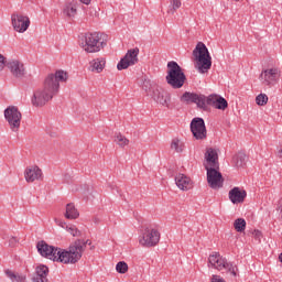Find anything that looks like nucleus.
Segmentation results:
<instances>
[{
    "label": "nucleus",
    "instance_id": "aec40b11",
    "mask_svg": "<svg viewBox=\"0 0 282 282\" xmlns=\"http://www.w3.org/2000/svg\"><path fill=\"white\" fill-rule=\"evenodd\" d=\"M175 184L180 191H191L193 188V181L185 174L176 175Z\"/></svg>",
    "mask_w": 282,
    "mask_h": 282
},
{
    "label": "nucleus",
    "instance_id": "e433bc0d",
    "mask_svg": "<svg viewBox=\"0 0 282 282\" xmlns=\"http://www.w3.org/2000/svg\"><path fill=\"white\" fill-rule=\"evenodd\" d=\"M252 236L254 237V239H257V241H261V231L260 230H254L252 232Z\"/></svg>",
    "mask_w": 282,
    "mask_h": 282
},
{
    "label": "nucleus",
    "instance_id": "39448f33",
    "mask_svg": "<svg viewBox=\"0 0 282 282\" xmlns=\"http://www.w3.org/2000/svg\"><path fill=\"white\" fill-rule=\"evenodd\" d=\"M143 89L150 94L154 102H158V105H162V107H166L169 109L171 105V95L162 89V87L158 86L155 82H151V79H144Z\"/></svg>",
    "mask_w": 282,
    "mask_h": 282
},
{
    "label": "nucleus",
    "instance_id": "cd10ccee",
    "mask_svg": "<svg viewBox=\"0 0 282 282\" xmlns=\"http://www.w3.org/2000/svg\"><path fill=\"white\" fill-rule=\"evenodd\" d=\"M115 142L118 144V147L124 148L129 144V139L127 137L122 135L121 133H118L115 135Z\"/></svg>",
    "mask_w": 282,
    "mask_h": 282
},
{
    "label": "nucleus",
    "instance_id": "ea45409f",
    "mask_svg": "<svg viewBox=\"0 0 282 282\" xmlns=\"http://www.w3.org/2000/svg\"><path fill=\"white\" fill-rule=\"evenodd\" d=\"M3 67H6V57L0 54V70L3 69Z\"/></svg>",
    "mask_w": 282,
    "mask_h": 282
},
{
    "label": "nucleus",
    "instance_id": "2f4dec72",
    "mask_svg": "<svg viewBox=\"0 0 282 282\" xmlns=\"http://www.w3.org/2000/svg\"><path fill=\"white\" fill-rule=\"evenodd\" d=\"M171 149H174L176 153H182L184 151V144L180 142L177 139H174L171 143Z\"/></svg>",
    "mask_w": 282,
    "mask_h": 282
},
{
    "label": "nucleus",
    "instance_id": "c85d7f7f",
    "mask_svg": "<svg viewBox=\"0 0 282 282\" xmlns=\"http://www.w3.org/2000/svg\"><path fill=\"white\" fill-rule=\"evenodd\" d=\"M234 228L237 232H243L246 230V219L238 218L234 221Z\"/></svg>",
    "mask_w": 282,
    "mask_h": 282
},
{
    "label": "nucleus",
    "instance_id": "7c9ffc66",
    "mask_svg": "<svg viewBox=\"0 0 282 282\" xmlns=\"http://www.w3.org/2000/svg\"><path fill=\"white\" fill-rule=\"evenodd\" d=\"M170 6H172V8L169 10L170 14H175V11L182 8V0H170Z\"/></svg>",
    "mask_w": 282,
    "mask_h": 282
},
{
    "label": "nucleus",
    "instance_id": "a878e982",
    "mask_svg": "<svg viewBox=\"0 0 282 282\" xmlns=\"http://www.w3.org/2000/svg\"><path fill=\"white\" fill-rule=\"evenodd\" d=\"M218 98H219L218 95H209L208 97H205V109H204V111H206L208 109V106L215 107V105H217Z\"/></svg>",
    "mask_w": 282,
    "mask_h": 282
},
{
    "label": "nucleus",
    "instance_id": "79ce46f5",
    "mask_svg": "<svg viewBox=\"0 0 282 282\" xmlns=\"http://www.w3.org/2000/svg\"><path fill=\"white\" fill-rule=\"evenodd\" d=\"M80 3H85V6H89L91 3V0H79Z\"/></svg>",
    "mask_w": 282,
    "mask_h": 282
},
{
    "label": "nucleus",
    "instance_id": "4468645a",
    "mask_svg": "<svg viewBox=\"0 0 282 282\" xmlns=\"http://www.w3.org/2000/svg\"><path fill=\"white\" fill-rule=\"evenodd\" d=\"M191 131L195 140H206L208 132L204 119L197 117L191 121Z\"/></svg>",
    "mask_w": 282,
    "mask_h": 282
},
{
    "label": "nucleus",
    "instance_id": "f704fd0d",
    "mask_svg": "<svg viewBox=\"0 0 282 282\" xmlns=\"http://www.w3.org/2000/svg\"><path fill=\"white\" fill-rule=\"evenodd\" d=\"M19 243V239H17V237L12 236L10 239H9V246L11 248H14V246H17Z\"/></svg>",
    "mask_w": 282,
    "mask_h": 282
},
{
    "label": "nucleus",
    "instance_id": "5701e85b",
    "mask_svg": "<svg viewBox=\"0 0 282 282\" xmlns=\"http://www.w3.org/2000/svg\"><path fill=\"white\" fill-rule=\"evenodd\" d=\"M65 217L66 219H78V217H80V214L78 213V209H76L74 203H68L66 205Z\"/></svg>",
    "mask_w": 282,
    "mask_h": 282
},
{
    "label": "nucleus",
    "instance_id": "a19ab883",
    "mask_svg": "<svg viewBox=\"0 0 282 282\" xmlns=\"http://www.w3.org/2000/svg\"><path fill=\"white\" fill-rule=\"evenodd\" d=\"M57 226H61V228H65L66 224L63 220H58Z\"/></svg>",
    "mask_w": 282,
    "mask_h": 282
},
{
    "label": "nucleus",
    "instance_id": "20e7f679",
    "mask_svg": "<svg viewBox=\"0 0 282 282\" xmlns=\"http://www.w3.org/2000/svg\"><path fill=\"white\" fill-rule=\"evenodd\" d=\"M165 80L172 89H182V87H184L186 75L177 62L172 61L167 63V75Z\"/></svg>",
    "mask_w": 282,
    "mask_h": 282
},
{
    "label": "nucleus",
    "instance_id": "bb28decb",
    "mask_svg": "<svg viewBox=\"0 0 282 282\" xmlns=\"http://www.w3.org/2000/svg\"><path fill=\"white\" fill-rule=\"evenodd\" d=\"M215 109H220V111H226L228 109V100L226 98L218 96L216 105L214 106Z\"/></svg>",
    "mask_w": 282,
    "mask_h": 282
},
{
    "label": "nucleus",
    "instance_id": "58836bf2",
    "mask_svg": "<svg viewBox=\"0 0 282 282\" xmlns=\"http://www.w3.org/2000/svg\"><path fill=\"white\" fill-rule=\"evenodd\" d=\"M212 282H226V281L219 275H213Z\"/></svg>",
    "mask_w": 282,
    "mask_h": 282
},
{
    "label": "nucleus",
    "instance_id": "ddd939ff",
    "mask_svg": "<svg viewBox=\"0 0 282 282\" xmlns=\"http://www.w3.org/2000/svg\"><path fill=\"white\" fill-rule=\"evenodd\" d=\"M138 54H140V48L138 47L128 50L126 55L117 64V69H119V72H122V69H129V67H131L132 65H137L139 61Z\"/></svg>",
    "mask_w": 282,
    "mask_h": 282
},
{
    "label": "nucleus",
    "instance_id": "7ed1b4c3",
    "mask_svg": "<svg viewBox=\"0 0 282 282\" xmlns=\"http://www.w3.org/2000/svg\"><path fill=\"white\" fill-rule=\"evenodd\" d=\"M193 56L196 61V69L199 74H206L210 67H213V57L208 52V47L204 42H198L196 47L193 51Z\"/></svg>",
    "mask_w": 282,
    "mask_h": 282
},
{
    "label": "nucleus",
    "instance_id": "37998d69",
    "mask_svg": "<svg viewBox=\"0 0 282 282\" xmlns=\"http://www.w3.org/2000/svg\"><path fill=\"white\" fill-rule=\"evenodd\" d=\"M278 158L282 159V149L278 150Z\"/></svg>",
    "mask_w": 282,
    "mask_h": 282
},
{
    "label": "nucleus",
    "instance_id": "393cba45",
    "mask_svg": "<svg viewBox=\"0 0 282 282\" xmlns=\"http://www.w3.org/2000/svg\"><path fill=\"white\" fill-rule=\"evenodd\" d=\"M246 160L247 156L243 152H239L232 158V162L235 163V166H237V169L243 167V165L246 164Z\"/></svg>",
    "mask_w": 282,
    "mask_h": 282
},
{
    "label": "nucleus",
    "instance_id": "f257e3e1",
    "mask_svg": "<svg viewBox=\"0 0 282 282\" xmlns=\"http://www.w3.org/2000/svg\"><path fill=\"white\" fill-rule=\"evenodd\" d=\"M67 80V73L64 70H56L55 74H50L43 83V88H39L33 94L32 105L34 107H43V105L50 102L58 89H61V83Z\"/></svg>",
    "mask_w": 282,
    "mask_h": 282
},
{
    "label": "nucleus",
    "instance_id": "423d86ee",
    "mask_svg": "<svg viewBox=\"0 0 282 282\" xmlns=\"http://www.w3.org/2000/svg\"><path fill=\"white\" fill-rule=\"evenodd\" d=\"M208 268H214L219 272L226 270L229 274H231V276H237V272H239V268L231 262H228V260H226V258H224V256H221L219 252H213L209 256Z\"/></svg>",
    "mask_w": 282,
    "mask_h": 282
},
{
    "label": "nucleus",
    "instance_id": "b1692460",
    "mask_svg": "<svg viewBox=\"0 0 282 282\" xmlns=\"http://www.w3.org/2000/svg\"><path fill=\"white\" fill-rule=\"evenodd\" d=\"M106 63L107 62L105 61V58L93 59L90 62V70L96 72L97 74H100V72H102V69H105Z\"/></svg>",
    "mask_w": 282,
    "mask_h": 282
},
{
    "label": "nucleus",
    "instance_id": "9b49d317",
    "mask_svg": "<svg viewBox=\"0 0 282 282\" xmlns=\"http://www.w3.org/2000/svg\"><path fill=\"white\" fill-rule=\"evenodd\" d=\"M205 169L207 171V184L214 189L217 191L218 188H221L224 186V176L219 172L218 167H210L208 165H205Z\"/></svg>",
    "mask_w": 282,
    "mask_h": 282
},
{
    "label": "nucleus",
    "instance_id": "a211bd4d",
    "mask_svg": "<svg viewBox=\"0 0 282 282\" xmlns=\"http://www.w3.org/2000/svg\"><path fill=\"white\" fill-rule=\"evenodd\" d=\"M25 181L29 183L36 182L43 177V171L37 166H29L24 171Z\"/></svg>",
    "mask_w": 282,
    "mask_h": 282
},
{
    "label": "nucleus",
    "instance_id": "72a5a7b5",
    "mask_svg": "<svg viewBox=\"0 0 282 282\" xmlns=\"http://www.w3.org/2000/svg\"><path fill=\"white\" fill-rule=\"evenodd\" d=\"M256 102L259 105V107H264V105H268V95L260 94L256 97Z\"/></svg>",
    "mask_w": 282,
    "mask_h": 282
},
{
    "label": "nucleus",
    "instance_id": "f8f14e48",
    "mask_svg": "<svg viewBox=\"0 0 282 282\" xmlns=\"http://www.w3.org/2000/svg\"><path fill=\"white\" fill-rule=\"evenodd\" d=\"M280 78L281 69L278 67L267 68L260 74V80H262V85H265L267 87H274Z\"/></svg>",
    "mask_w": 282,
    "mask_h": 282
},
{
    "label": "nucleus",
    "instance_id": "412c9836",
    "mask_svg": "<svg viewBox=\"0 0 282 282\" xmlns=\"http://www.w3.org/2000/svg\"><path fill=\"white\" fill-rule=\"evenodd\" d=\"M247 195L246 191H241L239 187H234L229 191V199L231 204H243Z\"/></svg>",
    "mask_w": 282,
    "mask_h": 282
},
{
    "label": "nucleus",
    "instance_id": "f3484780",
    "mask_svg": "<svg viewBox=\"0 0 282 282\" xmlns=\"http://www.w3.org/2000/svg\"><path fill=\"white\" fill-rule=\"evenodd\" d=\"M7 67L14 78H23L25 76V66L18 59L9 61Z\"/></svg>",
    "mask_w": 282,
    "mask_h": 282
},
{
    "label": "nucleus",
    "instance_id": "c9c22d12",
    "mask_svg": "<svg viewBox=\"0 0 282 282\" xmlns=\"http://www.w3.org/2000/svg\"><path fill=\"white\" fill-rule=\"evenodd\" d=\"M13 279L15 282H25L28 278L23 274H15Z\"/></svg>",
    "mask_w": 282,
    "mask_h": 282
},
{
    "label": "nucleus",
    "instance_id": "4be33fe9",
    "mask_svg": "<svg viewBox=\"0 0 282 282\" xmlns=\"http://www.w3.org/2000/svg\"><path fill=\"white\" fill-rule=\"evenodd\" d=\"M63 14L67 19H74L76 17V14H78L76 4L74 2H67L63 8Z\"/></svg>",
    "mask_w": 282,
    "mask_h": 282
},
{
    "label": "nucleus",
    "instance_id": "6e6552de",
    "mask_svg": "<svg viewBox=\"0 0 282 282\" xmlns=\"http://www.w3.org/2000/svg\"><path fill=\"white\" fill-rule=\"evenodd\" d=\"M87 246H91L90 240L77 239L68 247L70 263H78L83 259V252H85Z\"/></svg>",
    "mask_w": 282,
    "mask_h": 282
},
{
    "label": "nucleus",
    "instance_id": "f03ea898",
    "mask_svg": "<svg viewBox=\"0 0 282 282\" xmlns=\"http://www.w3.org/2000/svg\"><path fill=\"white\" fill-rule=\"evenodd\" d=\"M36 248L41 257H45V259L57 261V263H72L68 250L50 246L45 240L39 241Z\"/></svg>",
    "mask_w": 282,
    "mask_h": 282
},
{
    "label": "nucleus",
    "instance_id": "2eb2a0df",
    "mask_svg": "<svg viewBox=\"0 0 282 282\" xmlns=\"http://www.w3.org/2000/svg\"><path fill=\"white\" fill-rule=\"evenodd\" d=\"M11 23L15 32L23 34V32H28V28H30V18L28 15L13 13L11 15Z\"/></svg>",
    "mask_w": 282,
    "mask_h": 282
},
{
    "label": "nucleus",
    "instance_id": "dca6fc26",
    "mask_svg": "<svg viewBox=\"0 0 282 282\" xmlns=\"http://www.w3.org/2000/svg\"><path fill=\"white\" fill-rule=\"evenodd\" d=\"M182 102H194L199 109H206V96L185 91L181 97Z\"/></svg>",
    "mask_w": 282,
    "mask_h": 282
},
{
    "label": "nucleus",
    "instance_id": "6ab92c4d",
    "mask_svg": "<svg viewBox=\"0 0 282 282\" xmlns=\"http://www.w3.org/2000/svg\"><path fill=\"white\" fill-rule=\"evenodd\" d=\"M205 160L207 162L206 166L219 167V154L217 153V150L207 148L205 152Z\"/></svg>",
    "mask_w": 282,
    "mask_h": 282
},
{
    "label": "nucleus",
    "instance_id": "c756f323",
    "mask_svg": "<svg viewBox=\"0 0 282 282\" xmlns=\"http://www.w3.org/2000/svg\"><path fill=\"white\" fill-rule=\"evenodd\" d=\"M116 271L119 274H127V272H129V264H127L124 261H120L116 265Z\"/></svg>",
    "mask_w": 282,
    "mask_h": 282
},
{
    "label": "nucleus",
    "instance_id": "a18cd8bd",
    "mask_svg": "<svg viewBox=\"0 0 282 282\" xmlns=\"http://www.w3.org/2000/svg\"><path fill=\"white\" fill-rule=\"evenodd\" d=\"M235 1H241V0H235Z\"/></svg>",
    "mask_w": 282,
    "mask_h": 282
},
{
    "label": "nucleus",
    "instance_id": "9d476101",
    "mask_svg": "<svg viewBox=\"0 0 282 282\" xmlns=\"http://www.w3.org/2000/svg\"><path fill=\"white\" fill-rule=\"evenodd\" d=\"M139 243L143 246V248H154V246L160 243V231L147 227L139 239Z\"/></svg>",
    "mask_w": 282,
    "mask_h": 282
},
{
    "label": "nucleus",
    "instance_id": "1a4fd4ad",
    "mask_svg": "<svg viewBox=\"0 0 282 282\" xmlns=\"http://www.w3.org/2000/svg\"><path fill=\"white\" fill-rule=\"evenodd\" d=\"M4 118L11 131H13V133H18L19 129H21V119L23 118L19 108L15 106H9L4 110Z\"/></svg>",
    "mask_w": 282,
    "mask_h": 282
},
{
    "label": "nucleus",
    "instance_id": "0eeeda50",
    "mask_svg": "<svg viewBox=\"0 0 282 282\" xmlns=\"http://www.w3.org/2000/svg\"><path fill=\"white\" fill-rule=\"evenodd\" d=\"M84 40L85 44L83 45V48L89 54L100 52L105 45V42L102 41V33H86Z\"/></svg>",
    "mask_w": 282,
    "mask_h": 282
},
{
    "label": "nucleus",
    "instance_id": "473e14b6",
    "mask_svg": "<svg viewBox=\"0 0 282 282\" xmlns=\"http://www.w3.org/2000/svg\"><path fill=\"white\" fill-rule=\"evenodd\" d=\"M65 228H66L67 232H69V235H72V237H80L83 235V232H80V230H78L76 225H72L70 227L66 226Z\"/></svg>",
    "mask_w": 282,
    "mask_h": 282
},
{
    "label": "nucleus",
    "instance_id": "4c0bfd02",
    "mask_svg": "<svg viewBox=\"0 0 282 282\" xmlns=\"http://www.w3.org/2000/svg\"><path fill=\"white\" fill-rule=\"evenodd\" d=\"M4 273L7 274V276H9V279H14L17 276V274L10 269L6 270Z\"/></svg>",
    "mask_w": 282,
    "mask_h": 282
},
{
    "label": "nucleus",
    "instance_id": "c03bdc74",
    "mask_svg": "<svg viewBox=\"0 0 282 282\" xmlns=\"http://www.w3.org/2000/svg\"><path fill=\"white\" fill-rule=\"evenodd\" d=\"M279 261H280V263H282V252L279 256Z\"/></svg>",
    "mask_w": 282,
    "mask_h": 282
}]
</instances>
